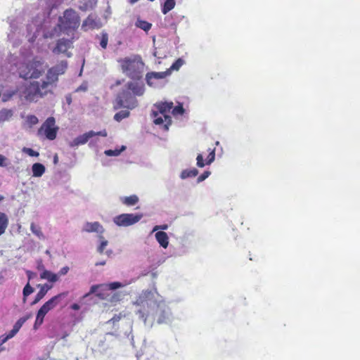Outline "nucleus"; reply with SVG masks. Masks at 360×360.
Returning <instances> with one entry per match:
<instances>
[{
	"label": "nucleus",
	"instance_id": "nucleus-34",
	"mask_svg": "<svg viewBox=\"0 0 360 360\" xmlns=\"http://www.w3.org/2000/svg\"><path fill=\"white\" fill-rule=\"evenodd\" d=\"M209 151H210V153L207 158V162H206L207 165L211 164L214 160V158H215V149L210 148Z\"/></svg>",
	"mask_w": 360,
	"mask_h": 360
},
{
	"label": "nucleus",
	"instance_id": "nucleus-52",
	"mask_svg": "<svg viewBox=\"0 0 360 360\" xmlns=\"http://www.w3.org/2000/svg\"><path fill=\"white\" fill-rule=\"evenodd\" d=\"M71 309L73 310H79L80 309V306L77 303H74L71 305Z\"/></svg>",
	"mask_w": 360,
	"mask_h": 360
},
{
	"label": "nucleus",
	"instance_id": "nucleus-13",
	"mask_svg": "<svg viewBox=\"0 0 360 360\" xmlns=\"http://www.w3.org/2000/svg\"><path fill=\"white\" fill-rule=\"evenodd\" d=\"M128 91H131L132 94L135 96H142L144 93V86L136 82H129L126 85Z\"/></svg>",
	"mask_w": 360,
	"mask_h": 360
},
{
	"label": "nucleus",
	"instance_id": "nucleus-21",
	"mask_svg": "<svg viewBox=\"0 0 360 360\" xmlns=\"http://www.w3.org/2000/svg\"><path fill=\"white\" fill-rule=\"evenodd\" d=\"M121 202L127 206H133L139 202V198L136 195H131L127 197L120 198Z\"/></svg>",
	"mask_w": 360,
	"mask_h": 360
},
{
	"label": "nucleus",
	"instance_id": "nucleus-55",
	"mask_svg": "<svg viewBox=\"0 0 360 360\" xmlns=\"http://www.w3.org/2000/svg\"><path fill=\"white\" fill-rule=\"evenodd\" d=\"M105 261H101V262H96L95 264L96 266H103L105 264Z\"/></svg>",
	"mask_w": 360,
	"mask_h": 360
},
{
	"label": "nucleus",
	"instance_id": "nucleus-59",
	"mask_svg": "<svg viewBox=\"0 0 360 360\" xmlns=\"http://www.w3.org/2000/svg\"><path fill=\"white\" fill-rule=\"evenodd\" d=\"M68 333H64V334H63V335L62 338H63V339H65V338L66 337H68Z\"/></svg>",
	"mask_w": 360,
	"mask_h": 360
},
{
	"label": "nucleus",
	"instance_id": "nucleus-25",
	"mask_svg": "<svg viewBox=\"0 0 360 360\" xmlns=\"http://www.w3.org/2000/svg\"><path fill=\"white\" fill-rule=\"evenodd\" d=\"M32 317V314H28L20 318L14 324L13 328L18 332L22 325Z\"/></svg>",
	"mask_w": 360,
	"mask_h": 360
},
{
	"label": "nucleus",
	"instance_id": "nucleus-33",
	"mask_svg": "<svg viewBox=\"0 0 360 360\" xmlns=\"http://www.w3.org/2000/svg\"><path fill=\"white\" fill-rule=\"evenodd\" d=\"M184 60L181 58H178L170 67L171 70H179L183 65Z\"/></svg>",
	"mask_w": 360,
	"mask_h": 360
},
{
	"label": "nucleus",
	"instance_id": "nucleus-37",
	"mask_svg": "<svg viewBox=\"0 0 360 360\" xmlns=\"http://www.w3.org/2000/svg\"><path fill=\"white\" fill-rule=\"evenodd\" d=\"M107 245H108V241L105 240H103L97 249L98 252L100 254H103Z\"/></svg>",
	"mask_w": 360,
	"mask_h": 360
},
{
	"label": "nucleus",
	"instance_id": "nucleus-29",
	"mask_svg": "<svg viewBox=\"0 0 360 360\" xmlns=\"http://www.w3.org/2000/svg\"><path fill=\"white\" fill-rule=\"evenodd\" d=\"M136 25L146 32L148 31L152 26L150 22L142 20H138L136 22Z\"/></svg>",
	"mask_w": 360,
	"mask_h": 360
},
{
	"label": "nucleus",
	"instance_id": "nucleus-32",
	"mask_svg": "<svg viewBox=\"0 0 360 360\" xmlns=\"http://www.w3.org/2000/svg\"><path fill=\"white\" fill-rule=\"evenodd\" d=\"M124 150H125V146H122V148L120 150H118V149H115V150H106L105 151V154L106 155H108V156H117Z\"/></svg>",
	"mask_w": 360,
	"mask_h": 360
},
{
	"label": "nucleus",
	"instance_id": "nucleus-50",
	"mask_svg": "<svg viewBox=\"0 0 360 360\" xmlns=\"http://www.w3.org/2000/svg\"><path fill=\"white\" fill-rule=\"evenodd\" d=\"M121 319V316H117V315H115L110 320H109V322H112V323H115V322H117L120 320Z\"/></svg>",
	"mask_w": 360,
	"mask_h": 360
},
{
	"label": "nucleus",
	"instance_id": "nucleus-36",
	"mask_svg": "<svg viewBox=\"0 0 360 360\" xmlns=\"http://www.w3.org/2000/svg\"><path fill=\"white\" fill-rule=\"evenodd\" d=\"M23 151L25 152L27 155H29L31 157H37V156H39V153L35 151V150H34L32 148H25L23 149Z\"/></svg>",
	"mask_w": 360,
	"mask_h": 360
},
{
	"label": "nucleus",
	"instance_id": "nucleus-64",
	"mask_svg": "<svg viewBox=\"0 0 360 360\" xmlns=\"http://www.w3.org/2000/svg\"><path fill=\"white\" fill-rule=\"evenodd\" d=\"M1 350H3V348L0 349V352H1Z\"/></svg>",
	"mask_w": 360,
	"mask_h": 360
},
{
	"label": "nucleus",
	"instance_id": "nucleus-14",
	"mask_svg": "<svg viewBox=\"0 0 360 360\" xmlns=\"http://www.w3.org/2000/svg\"><path fill=\"white\" fill-rule=\"evenodd\" d=\"M95 136V134L94 131H89L86 133H84L82 135L77 136L76 139L73 140L71 146H77L79 145H83L86 143L90 138Z\"/></svg>",
	"mask_w": 360,
	"mask_h": 360
},
{
	"label": "nucleus",
	"instance_id": "nucleus-23",
	"mask_svg": "<svg viewBox=\"0 0 360 360\" xmlns=\"http://www.w3.org/2000/svg\"><path fill=\"white\" fill-rule=\"evenodd\" d=\"M175 0H165L164 5L162 8V12L163 14H167L175 6Z\"/></svg>",
	"mask_w": 360,
	"mask_h": 360
},
{
	"label": "nucleus",
	"instance_id": "nucleus-27",
	"mask_svg": "<svg viewBox=\"0 0 360 360\" xmlns=\"http://www.w3.org/2000/svg\"><path fill=\"white\" fill-rule=\"evenodd\" d=\"M30 229L32 232L36 235L39 238L44 239V236L41 231V227L38 225L35 224L34 223H32L30 225Z\"/></svg>",
	"mask_w": 360,
	"mask_h": 360
},
{
	"label": "nucleus",
	"instance_id": "nucleus-41",
	"mask_svg": "<svg viewBox=\"0 0 360 360\" xmlns=\"http://www.w3.org/2000/svg\"><path fill=\"white\" fill-rule=\"evenodd\" d=\"M18 331L13 327V329L10 330L8 335H4L5 338H7V340L12 338L17 334Z\"/></svg>",
	"mask_w": 360,
	"mask_h": 360
},
{
	"label": "nucleus",
	"instance_id": "nucleus-44",
	"mask_svg": "<svg viewBox=\"0 0 360 360\" xmlns=\"http://www.w3.org/2000/svg\"><path fill=\"white\" fill-rule=\"evenodd\" d=\"M69 269H70L68 266H64V267L61 268L58 272V275L63 276V275L67 274L68 272L69 271Z\"/></svg>",
	"mask_w": 360,
	"mask_h": 360
},
{
	"label": "nucleus",
	"instance_id": "nucleus-19",
	"mask_svg": "<svg viewBox=\"0 0 360 360\" xmlns=\"http://www.w3.org/2000/svg\"><path fill=\"white\" fill-rule=\"evenodd\" d=\"M41 279H46L50 282L55 283L58 280V275L48 270H44L40 274Z\"/></svg>",
	"mask_w": 360,
	"mask_h": 360
},
{
	"label": "nucleus",
	"instance_id": "nucleus-9",
	"mask_svg": "<svg viewBox=\"0 0 360 360\" xmlns=\"http://www.w3.org/2000/svg\"><path fill=\"white\" fill-rule=\"evenodd\" d=\"M142 214H121L114 218V222L119 226H129L141 220Z\"/></svg>",
	"mask_w": 360,
	"mask_h": 360
},
{
	"label": "nucleus",
	"instance_id": "nucleus-38",
	"mask_svg": "<svg viewBox=\"0 0 360 360\" xmlns=\"http://www.w3.org/2000/svg\"><path fill=\"white\" fill-rule=\"evenodd\" d=\"M196 160H197L198 167H203L205 165V164L204 162L203 157L201 154L198 155V156L196 158Z\"/></svg>",
	"mask_w": 360,
	"mask_h": 360
},
{
	"label": "nucleus",
	"instance_id": "nucleus-6",
	"mask_svg": "<svg viewBox=\"0 0 360 360\" xmlns=\"http://www.w3.org/2000/svg\"><path fill=\"white\" fill-rule=\"evenodd\" d=\"M68 295V292L59 293L48 301H46L38 310L35 322L34 324V329L37 330L44 322L45 316L52 309H53L59 304L60 300Z\"/></svg>",
	"mask_w": 360,
	"mask_h": 360
},
{
	"label": "nucleus",
	"instance_id": "nucleus-46",
	"mask_svg": "<svg viewBox=\"0 0 360 360\" xmlns=\"http://www.w3.org/2000/svg\"><path fill=\"white\" fill-rule=\"evenodd\" d=\"M28 120L32 124H34L38 122V118L35 115H30L28 117Z\"/></svg>",
	"mask_w": 360,
	"mask_h": 360
},
{
	"label": "nucleus",
	"instance_id": "nucleus-4",
	"mask_svg": "<svg viewBox=\"0 0 360 360\" xmlns=\"http://www.w3.org/2000/svg\"><path fill=\"white\" fill-rule=\"evenodd\" d=\"M118 62L120 64L122 72L129 78L135 80H139L143 77V63L141 58L134 57L124 58L120 59Z\"/></svg>",
	"mask_w": 360,
	"mask_h": 360
},
{
	"label": "nucleus",
	"instance_id": "nucleus-60",
	"mask_svg": "<svg viewBox=\"0 0 360 360\" xmlns=\"http://www.w3.org/2000/svg\"><path fill=\"white\" fill-rule=\"evenodd\" d=\"M121 84V82L120 81H117L116 82V85H120Z\"/></svg>",
	"mask_w": 360,
	"mask_h": 360
},
{
	"label": "nucleus",
	"instance_id": "nucleus-62",
	"mask_svg": "<svg viewBox=\"0 0 360 360\" xmlns=\"http://www.w3.org/2000/svg\"><path fill=\"white\" fill-rule=\"evenodd\" d=\"M3 199H4V197L0 195V201L2 200Z\"/></svg>",
	"mask_w": 360,
	"mask_h": 360
},
{
	"label": "nucleus",
	"instance_id": "nucleus-8",
	"mask_svg": "<svg viewBox=\"0 0 360 360\" xmlns=\"http://www.w3.org/2000/svg\"><path fill=\"white\" fill-rule=\"evenodd\" d=\"M58 127L56 125V120L53 117H48L38 129L37 135L39 137L53 141L56 139L58 131Z\"/></svg>",
	"mask_w": 360,
	"mask_h": 360
},
{
	"label": "nucleus",
	"instance_id": "nucleus-49",
	"mask_svg": "<svg viewBox=\"0 0 360 360\" xmlns=\"http://www.w3.org/2000/svg\"><path fill=\"white\" fill-rule=\"evenodd\" d=\"M95 136H107V131L106 130L100 131L98 132H94Z\"/></svg>",
	"mask_w": 360,
	"mask_h": 360
},
{
	"label": "nucleus",
	"instance_id": "nucleus-16",
	"mask_svg": "<svg viewBox=\"0 0 360 360\" xmlns=\"http://www.w3.org/2000/svg\"><path fill=\"white\" fill-rule=\"evenodd\" d=\"M167 72H148L147 73L146 76V82H147V84L149 85V86H152L153 85V82H152V79H163L165 78L167 75Z\"/></svg>",
	"mask_w": 360,
	"mask_h": 360
},
{
	"label": "nucleus",
	"instance_id": "nucleus-31",
	"mask_svg": "<svg viewBox=\"0 0 360 360\" xmlns=\"http://www.w3.org/2000/svg\"><path fill=\"white\" fill-rule=\"evenodd\" d=\"M34 292V288L30 285L29 283L23 288V301L26 302L27 297Z\"/></svg>",
	"mask_w": 360,
	"mask_h": 360
},
{
	"label": "nucleus",
	"instance_id": "nucleus-30",
	"mask_svg": "<svg viewBox=\"0 0 360 360\" xmlns=\"http://www.w3.org/2000/svg\"><path fill=\"white\" fill-rule=\"evenodd\" d=\"M108 43V34L103 32L100 37V46L102 49H105Z\"/></svg>",
	"mask_w": 360,
	"mask_h": 360
},
{
	"label": "nucleus",
	"instance_id": "nucleus-40",
	"mask_svg": "<svg viewBox=\"0 0 360 360\" xmlns=\"http://www.w3.org/2000/svg\"><path fill=\"white\" fill-rule=\"evenodd\" d=\"M84 7L89 8L92 7L93 5L96 4L97 0H84Z\"/></svg>",
	"mask_w": 360,
	"mask_h": 360
},
{
	"label": "nucleus",
	"instance_id": "nucleus-11",
	"mask_svg": "<svg viewBox=\"0 0 360 360\" xmlns=\"http://www.w3.org/2000/svg\"><path fill=\"white\" fill-rule=\"evenodd\" d=\"M100 23L97 20V18L95 15L90 14L89 16L83 21L82 25V29L84 31H88L89 30H94L100 27Z\"/></svg>",
	"mask_w": 360,
	"mask_h": 360
},
{
	"label": "nucleus",
	"instance_id": "nucleus-61",
	"mask_svg": "<svg viewBox=\"0 0 360 360\" xmlns=\"http://www.w3.org/2000/svg\"><path fill=\"white\" fill-rule=\"evenodd\" d=\"M106 253H107V255L109 256V255H110V254L111 253V251H107V252H106Z\"/></svg>",
	"mask_w": 360,
	"mask_h": 360
},
{
	"label": "nucleus",
	"instance_id": "nucleus-56",
	"mask_svg": "<svg viewBox=\"0 0 360 360\" xmlns=\"http://www.w3.org/2000/svg\"><path fill=\"white\" fill-rule=\"evenodd\" d=\"M118 297H119V295H118L117 293L115 294V295L112 296V299H111V301L118 300Z\"/></svg>",
	"mask_w": 360,
	"mask_h": 360
},
{
	"label": "nucleus",
	"instance_id": "nucleus-1",
	"mask_svg": "<svg viewBox=\"0 0 360 360\" xmlns=\"http://www.w3.org/2000/svg\"><path fill=\"white\" fill-rule=\"evenodd\" d=\"M66 68L65 61L51 67L47 70L45 79L25 84L22 91V96L28 102H37L49 94H53V90L58 82V76L64 74Z\"/></svg>",
	"mask_w": 360,
	"mask_h": 360
},
{
	"label": "nucleus",
	"instance_id": "nucleus-45",
	"mask_svg": "<svg viewBox=\"0 0 360 360\" xmlns=\"http://www.w3.org/2000/svg\"><path fill=\"white\" fill-rule=\"evenodd\" d=\"M15 94V92L13 91L12 93H10L8 94H4L2 97V101L4 102H6L9 100L10 98H11Z\"/></svg>",
	"mask_w": 360,
	"mask_h": 360
},
{
	"label": "nucleus",
	"instance_id": "nucleus-17",
	"mask_svg": "<svg viewBox=\"0 0 360 360\" xmlns=\"http://www.w3.org/2000/svg\"><path fill=\"white\" fill-rule=\"evenodd\" d=\"M155 238L160 245V246H162L164 248H167L169 245V237L167 233L164 231H158L155 233Z\"/></svg>",
	"mask_w": 360,
	"mask_h": 360
},
{
	"label": "nucleus",
	"instance_id": "nucleus-42",
	"mask_svg": "<svg viewBox=\"0 0 360 360\" xmlns=\"http://www.w3.org/2000/svg\"><path fill=\"white\" fill-rule=\"evenodd\" d=\"M101 290L100 291H98V290H96V292H95L96 293V295L100 298V299H102V300H104L105 298V294L103 292L104 291L103 290V288H101Z\"/></svg>",
	"mask_w": 360,
	"mask_h": 360
},
{
	"label": "nucleus",
	"instance_id": "nucleus-54",
	"mask_svg": "<svg viewBox=\"0 0 360 360\" xmlns=\"http://www.w3.org/2000/svg\"><path fill=\"white\" fill-rule=\"evenodd\" d=\"M27 276H28V279L29 280L32 279L33 278V276L34 275V273H32V271H28L27 272Z\"/></svg>",
	"mask_w": 360,
	"mask_h": 360
},
{
	"label": "nucleus",
	"instance_id": "nucleus-35",
	"mask_svg": "<svg viewBox=\"0 0 360 360\" xmlns=\"http://www.w3.org/2000/svg\"><path fill=\"white\" fill-rule=\"evenodd\" d=\"M172 112L174 115H181L184 112V109L181 105L174 107L172 109Z\"/></svg>",
	"mask_w": 360,
	"mask_h": 360
},
{
	"label": "nucleus",
	"instance_id": "nucleus-22",
	"mask_svg": "<svg viewBox=\"0 0 360 360\" xmlns=\"http://www.w3.org/2000/svg\"><path fill=\"white\" fill-rule=\"evenodd\" d=\"M8 225V219L7 215L4 212H0V234L5 233Z\"/></svg>",
	"mask_w": 360,
	"mask_h": 360
},
{
	"label": "nucleus",
	"instance_id": "nucleus-15",
	"mask_svg": "<svg viewBox=\"0 0 360 360\" xmlns=\"http://www.w3.org/2000/svg\"><path fill=\"white\" fill-rule=\"evenodd\" d=\"M38 287L40 288L39 291L37 292V294L35 296L34 300L32 302V304H35L38 303L41 300H42L44 296L46 295L48 291L52 288L51 285H49L48 284H44V285H38Z\"/></svg>",
	"mask_w": 360,
	"mask_h": 360
},
{
	"label": "nucleus",
	"instance_id": "nucleus-20",
	"mask_svg": "<svg viewBox=\"0 0 360 360\" xmlns=\"http://www.w3.org/2000/svg\"><path fill=\"white\" fill-rule=\"evenodd\" d=\"M32 170L33 176L40 177L45 172V167L41 163H34L32 167Z\"/></svg>",
	"mask_w": 360,
	"mask_h": 360
},
{
	"label": "nucleus",
	"instance_id": "nucleus-28",
	"mask_svg": "<svg viewBox=\"0 0 360 360\" xmlns=\"http://www.w3.org/2000/svg\"><path fill=\"white\" fill-rule=\"evenodd\" d=\"M129 115H130V112L129 110H121V111L115 113V115H114V120H116L117 122H120L123 119L128 117L129 116Z\"/></svg>",
	"mask_w": 360,
	"mask_h": 360
},
{
	"label": "nucleus",
	"instance_id": "nucleus-5",
	"mask_svg": "<svg viewBox=\"0 0 360 360\" xmlns=\"http://www.w3.org/2000/svg\"><path fill=\"white\" fill-rule=\"evenodd\" d=\"M59 27L60 30L68 33L75 32L80 25V17L72 8L66 9L63 16L59 18Z\"/></svg>",
	"mask_w": 360,
	"mask_h": 360
},
{
	"label": "nucleus",
	"instance_id": "nucleus-12",
	"mask_svg": "<svg viewBox=\"0 0 360 360\" xmlns=\"http://www.w3.org/2000/svg\"><path fill=\"white\" fill-rule=\"evenodd\" d=\"M72 44V41L70 39H60L58 40L56 46L53 49V51L55 53H65L71 47Z\"/></svg>",
	"mask_w": 360,
	"mask_h": 360
},
{
	"label": "nucleus",
	"instance_id": "nucleus-47",
	"mask_svg": "<svg viewBox=\"0 0 360 360\" xmlns=\"http://www.w3.org/2000/svg\"><path fill=\"white\" fill-rule=\"evenodd\" d=\"M168 228V226L167 224H164V225H161V226H155L154 228H153V231H155L158 229H162V230H166Z\"/></svg>",
	"mask_w": 360,
	"mask_h": 360
},
{
	"label": "nucleus",
	"instance_id": "nucleus-53",
	"mask_svg": "<svg viewBox=\"0 0 360 360\" xmlns=\"http://www.w3.org/2000/svg\"><path fill=\"white\" fill-rule=\"evenodd\" d=\"M7 341V338H5L4 335L0 336V345H3Z\"/></svg>",
	"mask_w": 360,
	"mask_h": 360
},
{
	"label": "nucleus",
	"instance_id": "nucleus-63",
	"mask_svg": "<svg viewBox=\"0 0 360 360\" xmlns=\"http://www.w3.org/2000/svg\"><path fill=\"white\" fill-rule=\"evenodd\" d=\"M57 161V157H55V162Z\"/></svg>",
	"mask_w": 360,
	"mask_h": 360
},
{
	"label": "nucleus",
	"instance_id": "nucleus-51",
	"mask_svg": "<svg viewBox=\"0 0 360 360\" xmlns=\"http://www.w3.org/2000/svg\"><path fill=\"white\" fill-rule=\"evenodd\" d=\"M87 90V86L86 85H81L77 89L76 91H86Z\"/></svg>",
	"mask_w": 360,
	"mask_h": 360
},
{
	"label": "nucleus",
	"instance_id": "nucleus-43",
	"mask_svg": "<svg viewBox=\"0 0 360 360\" xmlns=\"http://www.w3.org/2000/svg\"><path fill=\"white\" fill-rule=\"evenodd\" d=\"M166 319H167V316L165 315V311H162V313L161 314V315L160 316V317L158 319V323H162L165 322Z\"/></svg>",
	"mask_w": 360,
	"mask_h": 360
},
{
	"label": "nucleus",
	"instance_id": "nucleus-48",
	"mask_svg": "<svg viewBox=\"0 0 360 360\" xmlns=\"http://www.w3.org/2000/svg\"><path fill=\"white\" fill-rule=\"evenodd\" d=\"M6 160V158L0 154V167H4L6 165L5 164Z\"/></svg>",
	"mask_w": 360,
	"mask_h": 360
},
{
	"label": "nucleus",
	"instance_id": "nucleus-3",
	"mask_svg": "<svg viewBox=\"0 0 360 360\" xmlns=\"http://www.w3.org/2000/svg\"><path fill=\"white\" fill-rule=\"evenodd\" d=\"M157 111H153V122L156 125L162 126L164 130L169 129L172 124V117L169 115L173 108L172 102H161L155 105Z\"/></svg>",
	"mask_w": 360,
	"mask_h": 360
},
{
	"label": "nucleus",
	"instance_id": "nucleus-24",
	"mask_svg": "<svg viewBox=\"0 0 360 360\" xmlns=\"http://www.w3.org/2000/svg\"><path fill=\"white\" fill-rule=\"evenodd\" d=\"M198 174V171L195 168H193L191 169H185L183 170L181 173V179H186L189 177H195Z\"/></svg>",
	"mask_w": 360,
	"mask_h": 360
},
{
	"label": "nucleus",
	"instance_id": "nucleus-7",
	"mask_svg": "<svg viewBox=\"0 0 360 360\" xmlns=\"http://www.w3.org/2000/svg\"><path fill=\"white\" fill-rule=\"evenodd\" d=\"M138 105L136 97L127 89H123L116 96L113 108L118 110L121 108H126L132 110Z\"/></svg>",
	"mask_w": 360,
	"mask_h": 360
},
{
	"label": "nucleus",
	"instance_id": "nucleus-10",
	"mask_svg": "<svg viewBox=\"0 0 360 360\" xmlns=\"http://www.w3.org/2000/svg\"><path fill=\"white\" fill-rule=\"evenodd\" d=\"M122 287H123V285L120 282L117 281L110 283L108 284L94 285L91 287L89 292L85 295V297L94 294L97 290H98V288H103V290H115Z\"/></svg>",
	"mask_w": 360,
	"mask_h": 360
},
{
	"label": "nucleus",
	"instance_id": "nucleus-58",
	"mask_svg": "<svg viewBox=\"0 0 360 360\" xmlns=\"http://www.w3.org/2000/svg\"><path fill=\"white\" fill-rule=\"evenodd\" d=\"M138 1H139V0H129V2L130 4H134V3L137 2Z\"/></svg>",
	"mask_w": 360,
	"mask_h": 360
},
{
	"label": "nucleus",
	"instance_id": "nucleus-18",
	"mask_svg": "<svg viewBox=\"0 0 360 360\" xmlns=\"http://www.w3.org/2000/svg\"><path fill=\"white\" fill-rule=\"evenodd\" d=\"M84 229L86 232H99L100 229H102V226L98 221L86 222Z\"/></svg>",
	"mask_w": 360,
	"mask_h": 360
},
{
	"label": "nucleus",
	"instance_id": "nucleus-39",
	"mask_svg": "<svg viewBox=\"0 0 360 360\" xmlns=\"http://www.w3.org/2000/svg\"><path fill=\"white\" fill-rule=\"evenodd\" d=\"M210 175V172L205 171L198 177V181L201 182L206 179Z\"/></svg>",
	"mask_w": 360,
	"mask_h": 360
},
{
	"label": "nucleus",
	"instance_id": "nucleus-2",
	"mask_svg": "<svg viewBox=\"0 0 360 360\" xmlns=\"http://www.w3.org/2000/svg\"><path fill=\"white\" fill-rule=\"evenodd\" d=\"M46 68L42 60L34 58L22 63L18 68V72L20 77L24 79H37L44 74Z\"/></svg>",
	"mask_w": 360,
	"mask_h": 360
},
{
	"label": "nucleus",
	"instance_id": "nucleus-26",
	"mask_svg": "<svg viewBox=\"0 0 360 360\" xmlns=\"http://www.w3.org/2000/svg\"><path fill=\"white\" fill-rule=\"evenodd\" d=\"M13 116V110L3 109L0 111V122L8 120Z\"/></svg>",
	"mask_w": 360,
	"mask_h": 360
},
{
	"label": "nucleus",
	"instance_id": "nucleus-57",
	"mask_svg": "<svg viewBox=\"0 0 360 360\" xmlns=\"http://www.w3.org/2000/svg\"><path fill=\"white\" fill-rule=\"evenodd\" d=\"M71 101H72L71 97L70 96L67 97V102H68V103L70 104Z\"/></svg>",
	"mask_w": 360,
	"mask_h": 360
}]
</instances>
